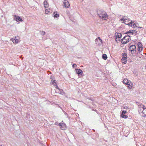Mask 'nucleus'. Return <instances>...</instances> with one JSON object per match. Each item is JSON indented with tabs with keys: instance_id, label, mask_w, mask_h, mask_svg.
<instances>
[{
	"instance_id": "1",
	"label": "nucleus",
	"mask_w": 146,
	"mask_h": 146,
	"mask_svg": "<svg viewBox=\"0 0 146 146\" xmlns=\"http://www.w3.org/2000/svg\"><path fill=\"white\" fill-rule=\"evenodd\" d=\"M97 14L99 17L102 20H107L108 17V15L107 13L102 9H98L97 11Z\"/></svg>"
},
{
	"instance_id": "2",
	"label": "nucleus",
	"mask_w": 146,
	"mask_h": 146,
	"mask_svg": "<svg viewBox=\"0 0 146 146\" xmlns=\"http://www.w3.org/2000/svg\"><path fill=\"white\" fill-rule=\"evenodd\" d=\"M131 40L130 36L129 35L126 36H124L121 40V43L122 44H125Z\"/></svg>"
},
{
	"instance_id": "3",
	"label": "nucleus",
	"mask_w": 146,
	"mask_h": 146,
	"mask_svg": "<svg viewBox=\"0 0 146 146\" xmlns=\"http://www.w3.org/2000/svg\"><path fill=\"white\" fill-rule=\"evenodd\" d=\"M127 54L125 53H123L122 54V58L121 61L122 63L125 64L126 63L127 59Z\"/></svg>"
},
{
	"instance_id": "4",
	"label": "nucleus",
	"mask_w": 146,
	"mask_h": 146,
	"mask_svg": "<svg viewBox=\"0 0 146 146\" xmlns=\"http://www.w3.org/2000/svg\"><path fill=\"white\" fill-rule=\"evenodd\" d=\"M121 20L123 21V23H125V24L129 25L130 20L127 17H123V18L121 19Z\"/></svg>"
},
{
	"instance_id": "5",
	"label": "nucleus",
	"mask_w": 146,
	"mask_h": 146,
	"mask_svg": "<svg viewBox=\"0 0 146 146\" xmlns=\"http://www.w3.org/2000/svg\"><path fill=\"white\" fill-rule=\"evenodd\" d=\"M136 46L135 45H131L129 47V50L131 51L132 54L135 53L136 51Z\"/></svg>"
},
{
	"instance_id": "6",
	"label": "nucleus",
	"mask_w": 146,
	"mask_h": 146,
	"mask_svg": "<svg viewBox=\"0 0 146 146\" xmlns=\"http://www.w3.org/2000/svg\"><path fill=\"white\" fill-rule=\"evenodd\" d=\"M14 19L17 22L23 21V20L22 18L16 15H14L13 16Z\"/></svg>"
},
{
	"instance_id": "7",
	"label": "nucleus",
	"mask_w": 146,
	"mask_h": 146,
	"mask_svg": "<svg viewBox=\"0 0 146 146\" xmlns=\"http://www.w3.org/2000/svg\"><path fill=\"white\" fill-rule=\"evenodd\" d=\"M51 81L52 84L54 85V86L56 88L59 90V88L58 86L57 85L56 81L54 79H53L52 78H51Z\"/></svg>"
},
{
	"instance_id": "8",
	"label": "nucleus",
	"mask_w": 146,
	"mask_h": 146,
	"mask_svg": "<svg viewBox=\"0 0 146 146\" xmlns=\"http://www.w3.org/2000/svg\"><path fill=\"white\" fill-rule=\"evenodd\" d=\"M127 113L126 111L123 110V111L121 114V117L125 119L127 118L128 117V116L127 115H125V114Z\"/></svg>"
},
{
	"instance_id": "9",
	"label": "nucleus",
	"mask_w": 146,
	"mask_h": 146,
	"mask_svg": "<svg viewBox=\"0 0 146 146\" xmlns=\"http://www.w3.org/2000/svg\"><path fill=\"white\" fill-rule=\"evenodd\" d=\"M138 50L139 52H141L143 49L142 45V44L139 42L137 43Z\"/></svg>"
},
{
	"instance_id": "10",
	"label": "nucleus",
	"mask_w": 146,
	"mask_h": 146,
	"mask_svg": "<svg viewBox=\"0 0 146 146\" xmlns=\"http://www.w3.org/2000/svg\"><path fill=\"white\" fill-rule=\"evenodd\" d=\"M63 5L66 8H68L70 6V5L69 2L68 1L65 0L64 1Z\"/></svg>"
},
{
	"instance_id": "11",
	"label": "nucleus",
	"mask_w": 146,
	"mask_h": 146,
	"mask_svg": "<svg viewBox=\"0 0 146 146\" xmlns=\"http://www.w3.org/2000/svg\"><path fill=\"white\" fill-rule=\"evenodd\" d=\"M138 106L139 108L138 111L139 112H141L142 110L145 108V106L142 104H139Z\"/></svg>"
},
{
	"instance_id": "12",
	"label": "nucleus",
	"mask_w": 146,
	"mask_h": 146,
	"mask_svg": "<svg viewBox=\"0 0 146 146\" xmlns=\"http://www.w3.org/2000/svg\"><path fill=\"white\" fill-rule=\"evenodd\" d=\"M126 85H127V87L129 89H131L132 88L133 84L131 81L130 80Z\"/></svg>"
},
{
	"instance_id": "13",
	"label": "nucleus",
	"mask_w": 146,
	"mask_h": 146,
	"mask_svg": "<svg viewBox=\"0 0 146 146\" xmlns=\"http://www.w3.org/2000/svg\"><path fill=\"white\" fill-rule=\"evenodd\" d=\"M61 129L62 130H64L66 128V125L65 123H60L58 125Z\"/></svg>"
},
{
	"instance_id": "14",
	"label": "nucleus",
	"mask_w": 146,
	"mask_h": 146,
	"mask_svg": "<svg viewBox=\"0 0 146 146\" xmlns=\"http://www.w3.org/2000/svg\"><path fill=\"white\" fill-rule=\"evenodd\" d=\"M121 36L122 35L120 33H117V34H115V36L116 39L117 38V40H120V39L121 38Z\"/></svg>"
},
{
	"instance_id": "15",
	"label": "nucleus",
	"mask_w": 146,
	"mask_h": 146,
	"mask_svg": "<svg viewBox=\"0 0 146 146\" xmlns=\"http://www.w3.org/2000/svg\"><path fill=\"white\" fill-rule=\"evenodd\" d=\"M129 25L131 26L133 28H135L136 26L135 22H134V21H131L130 22Z\"/></svg>"
},
{
	"instance_id": "16",
	"label": "nucleus",
	"mask_w": 146,
	"mask_h": 146,
	"mask_svg": "<svg viewBox=\"0 0 146 146\" xmlns=\"http://www.w3.org/2000/svg\"><path fill=\"white\" fill-rule=\"evenodd\" d=\"M19 37L18 36H16L14 39L13 40V42L14 43H18Z\"/></svg>"
},
{
	"instance_id": "17",
	"label": "nucleus",
	"mask_w": 146,
	"mask_h": 146,
	"mask_svg": "<svg viewBox=\"0 0 146 146\" xmlns=\"http://www.w3.org/2000/svg\"><path fill=\"white\" fill-rule=\"evenodd\" d=\"M126 33H130V34L133 35L134 34H136V31L134 30H130L129 31H127Z\"/></svg>"
},
{
	"instance_id": "18",
	"label": "nucleus",
	"mask_w": 146,
	"mask_h": 146,
	"mask_svg": "<svg viewBox=\"0 0 146 146\" xmlns=\"http://www.w3.org/2000/svg\"><path fill=\"white\" fill-rule=\"evenodd\" d=\"M44 5L45 8L46 9L48 8L49 7V4L46 0H45L44 2Z\"/></svg>"
},
{
	"instance_id": "19",
	"label": "nucleus",
	"mask_w": 146,
	"mask_h": 146,
	"mask_svg": "<svg viewBox=\"0 0 146 146\" xmlns=\"http://www.w3.org/2000/svg\"><path fill=\"white\" fill-rule=\"evenodd\" d=\"M141 112L142 113V116L145 117L146 116V108H145L142 110Z\"/></svg>"
},
{
	"instance_id": "20",
	"label": "nucleus",
	"mask_w": 146,
	"mask_h": 146,
	"mask_svg": "<svg viewBox=\"0 0 146 146\" xmlns=\"http://www.w3.org/2000/svg\"><path fill=\"white\" fill-rule=\"evenodd\" d=\"M129 81V80H128L127 78H125L123 80V82L124 84L126 85L128 83Z\"/></svg>"
},
{
	"instance_id": "21",
	"label": "nucleus",
	"mask_w": 146,
	"mask_h": 146,
	"mask_svg": "<svg viewBox=\"0 0 146 146\" xmlns=\"http://www.w3.org/2000/svg\"><path fill=\"white\" fill-rule=\"evenodd\" d=\"M76 73L78 74H80L82 72V71L80 69H76Z\"/></svg>"
},
{
	"instance_id": "22",
	"label": "nucleus",
	"mask_w": 146,
	"mask_h": 146,
	"mask_svg": "<svg viewBox=\"0 0 146 146\" xmlns=\"http://www.w3.org/2000/svg\"><path fill=\"white\" fill-rule=\"evenodd\" d=\"M53 15H54V16L55 17H58L59 16V14L57 13L56 11L54 12Z\"/></svg>"
},
{
	"instance_id": "23",
	"label": "nucleus",
	"mask_w": 146,
	"mask_h": 146,
	"mask_svg": "<svg viewBox=\"0 0 146 146\" xmlns=\"http://www.w3.org/2000/svg\"><path fill=\"white\" fill-rule=\"evenodd\" d=\"M102 58L104 59L105 60H106L107 58V57L106 54H103L102 55Z\"/></svg>"
},
{
	"instance_id": "24",
	"label": "nucleus",
	"mask_w": 146,
	"mask_h": 146,
	"mask_svg": "<svg viewBox=\"0 0 146 146\" xmlns=\"http://www.w3.org/2000/svg\"><path fill=\"white\" fill-rule=\"evenodd\" d=\"M50 9L49 8H47L45 10V13L46 14H48L50 12Z\"/></svg>"
},
{
	"instance_id": "25",
	"label": "nucleus",
	"mask_w": 146,
	"mask_h": 146,
	"mask_svg": "<svg viewBox=\"0 0 146 146\" xmlns=\"http://www.w3.org/2000/svg\"><path fill=\"white\" fill-rule=\"evenodd\" d=\"M41 34L42 35H44L45 34V32L44 31H42L41 32Z\"/></svg>"
},
{
	"instance_id": "26",
	"label": "nucleus",
	"mask_w": 146,
	"mask_h": 146,
	"mask_svg": "<svg viewBox=\"0 0 146 146\" xmlns=\"http://www.w3.org/2000/svg\"><path fill=\"white\" fill-rule=\"evenodd\" d=\"M98 38L99 39V40L100 41V42H101V43L102 44V40L101 39V38L100 37H98Z\"/></svg>"
},
{
	"instance_id": "27",
	"label": "nucleus",
	"mask_w": 146,
	"mask_h": 146,
	"mask_svg": "<svg viewBox=\"0 0 146 146\" xmlns=\"http://www.w3.org/2000/svg\"><path fill=\"white\" fill-rule=\"evenodd\" d=\"M98 38L99 39V40L100 41V42H101V43L102 44V40L101 39V38L100 37H98Z\"/></svg>"
},
{
	"instance_id": "28",
	"label": "nucleus",
	"mask_w": 146,
	"mask_h": 146,
	"mask_svg": "<svg viewBox=\"0 0 146 146\" xmlns=\"http://www.w3.org/2000/svg\"><path fill=\"white\" fill-rule=\"evenodd\" d=\"M77 66V65L76 64H74L72 66L73 67H76Z\"/></svg>"
}]
</instances>
